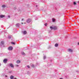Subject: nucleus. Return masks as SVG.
<instances>
[{"label": "nucleus", "mask_w": 79, "mask_h": 79, "mask_svg": "<svg viewBox=\"0 0 79 79\" xmlns=\"http://www.w3.org/2000/svg\"><path fill=\"white\" fill-rule=\"evenodd\" d=\"M27 67L28 68H30V66H29V65H27Z\"/></svg>", "instance_id": "5701e85b"}, {"label": "nucleus", "mask_w": 79, "mask_h": 79, "mask_svg": "<svg viewBox=\"0 0 79 79\" xmlns=\"http://www.w3.org/2000/svg\"><path fill=\"white\" fill-rule=\"evenodd\" d=\"M22 54L23 55H26L24 52H22Z\"/></svg>", "instance_id": "4468645a"}, {"label": "nucleus", "mask_w": 79, "mask_h": 79, "mask_svg": "<svg viewBox=\"0 0 79 79\" xmlns=\"http://www.w3.org/2000/svg\"><path fill=\"white\" fill-rule=\"evenodd\" d=\"M23 33L24 34H26L27 33V32L26 31H24L23 32Z\"/></svg>", "instance_id": "dca6fc26"}, {"label": "nucleus", "mask_w": 79, "mask_h": 79, "mask_svg": "<svg viewBox=\"0 0 79 79\" xmlns=\"http://www.w3.org/2000/svg\"><path fill=\"white\" fill-rule=\"evenodd\" d=\"M15 66H17V67H18V66H19V65H16Z\"/></svg>", "instance_id": "a878e982"}, {"label": "nucleus", "mask_w": 79, "mask_h": 79, "mask_svg": "<svg viewBox=\"0 0 79 79\" xmlns=\"http://www.w3.org/2000/svg\"><path fill=\"white\" fill-rule=\"evenodd\" d=\"M5 16L4 15H0V18H4Z\"/></svg>", "instance_id": "20e7f679"}, {"label": "nucleus", "mask_w": 79, "mask_h": 79, "mask_svg": "<svg viewBox=\"0 0 79 79\" xmlns=\"http://www.w3.org/2000/svg\"><path fill=\"white\" fill-rule=\"evenodd\" d=\"M47 23H45V24H44V25H45V26H47Z\"/></svg>", "instance_id": "393cba45"}, {"label": "nucleus", "mask_w": 79, "mask_h": 79, "mask_svg": "<svg viewBox=\"0 0 79 79\" xmlns=\"http://www.w3.org/2000/svg\"><path fill=\"white\" fill-rule=\"evenodd\" d=\"M31 66L33 68H34L35 65L34 64H31Z\"/></svg>", "instance_id": "ddd939ff"}, {"label": "nucleus", "mask_w": 79, "mask_h": 79, "mask_svg": "<svg viewBox=\"0 0 79 79\" xmlns=\"http://www.w3.org/2000/svg\"><path fill=\"white\" fill-rule=\"evenodd\" d=\"M9 64L10 66L11 67V68H14V65L13 64L10 63V64Z\"/></svg>", "instance_id": "f03ea898"}, {"label": "nucleus", "mask_w": 79, "mask_h": 79, "mask_svg": "<svg viewBox=\"0 0 79 79\" xmlns=\"http://www.w3.org/2000/svg\"><path fill=\"white\" fill-rule=\"evenodd\" d=\"M3 62L4 63H6L7 62V60L6 59H5L3 60Z\"/></svg>", "instance_id": "0eeeda50"}, {"label": "nucleus", "mask_w": 79, "mask_h": 79, "mask_svg": "<svg viewBox=\"0 0 79 79\" xmlns=\"http://www.w3.org/2000/svg\"><path fill=\"white\" fill-rule=\"evenodd\" d=\"M23 20H24V19H23L22 20V21H23Z\"/></svg>", "instance_id": "c85d7f7f"}, {"label": "nucleus", "mask_w": 79, "mask_h": 79, "mask_svg": "<svg viewBox=\"0 0 79 79\" xmlns=\"http://www.w3.org/2000/svg\"><path fill=\"white\" fill-rule=\"evenodd\" d=\"M36 7H37V5H36Z\"/></svg>", "instance_id": "2f4dec72"}, {"label": "nucleus", "mask_w": 79, "mask_h": 79, "mask_svg": "<svg viewBox=\"0 0 79 79\" xmlns=\"http://www.w3.org/2000/svg\"><path fill=\"white\" fill-rule=\"evenodd\" d=\"M20 62V60H17L16 61V62L17 63H19Z\"/></svg>", "instance_id": "1a4fd4ad"}, {"label": "nucleus", "mask_w": 79, "mask_h": 79, "mask_svg": "<svg viewBox=\"0 0 79 79\" xmlns=\"http://www.w3.org/2000/svg\"><path fill=\"white\" fill-rule=\"evenodd\" d=\"M13 47L10 46L8 48V50H13Z\"/></svg>", "instance_id": "7ed1b4c3"}, {"label": "nucleus", "mask_w": 79, "mask_h": 79, "mask_svg": "<svg viewBox=\"0 0 79 79\" xmlns=\"http://www.w3.org/2000/svg\"><path fill=\"white\" fill-rule=\"evenodd\" d=\"M68 52H73V50L71 49H68Z\"/></svg>", "instance_id": "423d86ee"}, {"label": "nucleus", "mask_w": 79, "mask_h": 79, "mask_svg": "<svg viewBox=\"0 0 79 79\" xmlns=\"http://www.w3.org/2000/svg\"><path fill=\"white\" fill-rule=\"evenodd\" d=\"M78 45H79V43H78Z\"/></svg>", "instance_id": "473e14b6"}, {"label": "nucleus", "mask_w": 79, "mask_h": 79, "mask_svg": "<svg viewBox=\"0 0 79 79\" xmlns=\"http://www.w3.org/2000/svg\"><path fill=\"white\" fill-rule=\"evenodd\" d=\"M14 10H16V7H15L14 8Z\"/></svg>", "instance_id": "b1692460"}, {"label": "nucleus", "mask_w": 79, "mask_h": 79, "mask_svg": "<svg viewBox=\"0 0 79 79\" xmlns=\"http://www.w3.org/2000/svg\"><path fill=\"white\" fill-rule=\"evenodd\" d=\"M45 58H46V56H44L43 57V59L44 60H45Z\"/></svg>", "instance_id": "a211bd4d"}, {"label": "nucleus", "mask_w": 79, "mask_h": 79, "mask_svg": "<svg viewBox=\"0 0 79 79\" xmlns=\"http://www.w3.org/2000/svg\"><path fill=\"white\" fill-rule=\"evenodd\" d=\"M27 73L28 74H29V72H27Z\"/></svg>", "instance_id": "bb28decb"}, {"label": "nucleus", "mask_w": 79, "mask_h": 79, "mask_svg": "<svg viewBox=\"0 0 79 79\" xmlns=\"http://www.w3.org/2000/svg\"><path fill=\"white\" fill-rule=\"evenodd\" d=\"M0 65H1V64H0Z\"/></svg>", "instance_id": "72a5a7b5"}, {"label": "nucleus", "mask_w": 79, "mask_h": 79, "mask_svg": "<svg viewBox=\"0 0 79 79\" xmlns=\"http://www.w3.org/2000/svg\"><path fill=\"white\" fill-rule=\"evenodd\" d=\"M8 18H10V16H8Z\"/></svg>", "instance_id": "cd10ccee"}, {"label": "nucleus", "mask_w": 79, "mask_h": 79, "mask_svg": "<svg viewBox=\"0 0 79 79\" xmlns=\"http://www.w3.org/2000/svg\"><path fill=\"white\" fill-rule=\"evenodd\" d=\"M11 44H13V45H15V43L13 42H12L11 43Z\"/></svg>", "instance_id": "6ab92c4d"}, {"label": "nucleus", "mask_w": 79, "mask_h": 79, "mask_svg": "<svg viewBox=\"0 0 79 79\" xmlns=\"http://www.w3.org/2000/svg\"><path fill=\"white\" fill-rule=\"evenodd\" d=\"M2 8H5V7H6V6L5 5H2Z\"/></svg>", "instance_id": "9b49d317"}, {"label": "nucleus", "mask_w": 79, "mask_h": 79, "mask_svg": "<svg viewBox=\"0 0 79 79\" xmlns=\"http://www.w3.org/2000/svg\"><path fill=\"white\" fill-rule=\"evenodd\" d=\"M53 29L56 30L57 29V27H53Z\"/></svg>", "instance_id": "9d476101"}, {"label": "nucleus", "mask_w": 79, "mask_h": 79, "mask_svg": "<svg viewBox=\"0 0 79 79\" xmlns=\"http://www.w3.org/2000/svg\"><path fill=\"white\" fill-rule=\"evenodd\" d=\"M32 21V20L31 19H28L27 20V23H29Z\"/></svg>", "instance_id": "f257e3e1"}, {"label": "nucleus", "mask_w": 79, "mask_h": 79, "mask_svg": "<svg viewBox=\"0 0 79 79\" xmlns=\"http://www.w3.org/2000/svg\"><path fill=\"white\" fill-rule=\"evenodd\" d=\"M4 44V42L3 41H1V45H3Z\"/></svg>", "instance_id": "6e6552de"}, {"label": "nucleus", "mask_w": 79, "mask_h": 79, "mask_svg": "<svg viewBox=\"0 0 79 79\" xmlns=\"http://www.w3.org/2000/svg\"><path fill=\"white\" fill-rule=\"evenodd\" d=\"M13 77H14L13 76L11 75L10 76V78L11 79H13Z\"/></svg>", "instance_id": "2eb2a0df"}, {"label": "nucleus", "mask_w": 79, "mask_h": 79, "mask_svg": "<svg viewBox=\"0 0 79 79\" xmlns=\"http://www.w3.org/2000/svg\"><path fill=\"white\" fill-rule=\"evenodd\" d=\"M20 24L19 23H17L15 25L16 27H19Z\"/></svg>", "instance_id": "39448f33"}, {"label": "nucleus", "mask_w": 79, "mask_h": 79, "mask_svg": "<svg viewBox=\"0 0 79 79\" xmlns=\"http://www.w3.org/2000/svg\"><path fill=\"white\" fill-rule=\"evenodd\" d=\"M14 79H17L16 78H15Z\"/></svg>", "instance_id": "c756f323"}, {"label": "nucleus", "mask_w": 79, "mask_h": 79, "mask_svg": "<svg viewBox=\"0 0 79 79\" xmlns=\"http://www.w3.org/2000/svg\"><path fill=\"white\" fill-rule=\"evenodd\" d=\"M73 5H76V3L75 2H74Z\"/></svg>", "instance_id": "412c9836"}, {"label": "nucleus", "mask_w": 79, "mask_h": 79, "mask_svg": "<svg viewBox=\"0 0 79 79\" xmlns=\"http://www.w3.org/2000/svg\"><path fill=\"white\" fill-rule=\"evenodd\" d=\"M6 77H7V76L6 75Z\"/></svg>", "instance_id": "7c9ffc66"}, {"label": "nucleus", "mask_w": 79, "mask_h": 79, "mask_svg": "<svg viewBox=\"0 0 79 79\" xmlns=\"http://www.w3.org/2000/svg\"><path fill=\"white\" fill-rule=\"evenodd\" d=\"M52 21L53 22H55V19H53Z\"/></svg>", "instance_id": "aec40b11"}, {"label": "nucleus", "mask_w": 79, "mask_h": 79, "mask_svg": "<svg viewBox=\"0 0 79 79\" xmlns=\"http://www.w3.org/2000/svg\"><path fill=\"white\" fill-rule=\"evenodd\" d=\"M9 39H11V36H9Z\"/></svg>", "instance_id": "4be33fe9"}, {"label": "nucleus", "mask_w": 79, "mask_h": 79, "mask_svg": "<svg viewBox=\"0 0 79 79\" xmlns=\"http://www.w3.org/2000/svg\"><path fill=\"white\" fill-rule=\"evenodd\" d=\"M50 28L51 30H52V29H53V27H50Z\"/></svg>", "instance_id": "f3484780"}, {"label": "nucleus", "mask_w": 79, "mask_h": 79, "mask_svg": "<svg viewBox=\"0 0 79 79\" xmlns=\"http://www.w3.org/2000/svg\"><path fill=\"white\" fill-rule=\"evenodd\" d=\"M55 46L56 47H58V44H55Z\"/></svg>", "instance_id": "f8f14e48"}]
</instances>
